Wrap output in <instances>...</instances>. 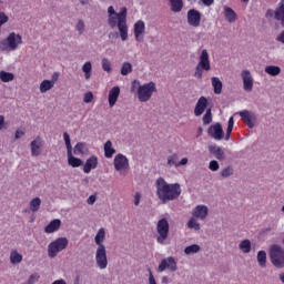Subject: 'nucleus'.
<instances>
[{
	"label": "nucleus",
	"instance_id": "37998d69",
	"mask_svg": "<svg viewBox=\"0 0 284 284\" xmlns=\"http://www.w3.org/2000/svg\"><path fill=\"white\" fill-rule=\"evenodd\" d=\"M132 72V63L124 62L121 68V74L122 77H128Z\"/></svg>",
	"mask_w": 284,
	"mask_h": 284
},
{
	"label": "nucleus",
	"instance_id": "9d476101",
	"mask_svg": "<svg viewBox=\"0 0 284 284\" xmlns=\"http://www.w3.org/2000/svg\"><path fill=\"white\" fill-rule=\"evenodd\" d=\"M165 270L169 272H176L179 270V264L176 263V258H174V256L165 257L160 262L158 272L163 273Z\"/></svg>",
	"mask_w": 284,
	"mask_h": 284
},
{
	"label": "nucleus",
	"instance_id": "20e7f679",
	"mask_svg": "<svg viewBox=\"0 0 284 284\" xmlns=\"http://www.w3.org/2000/svg\"><path fill=\"white\" fill-rule=\"evenodd\" d=\"M21 44H23V37L19 33L11 32L6 39L0 40V50L1 52H14Z\"/></svg>",
	"mask_w": 284,
	"mask_h": 284
},
{
	"label": "nucleus",
	"instance_id": "4d7b16f0",
	"mask_svg": "<svg viewBox=\"0 0 284 284\" xmlns=\"http://www.w3.org/2000/svg\"><path fill=\"white\" fill-rule=\"evenodd\" d=\"M87 203H88L89 205H94V203H97V196L91 195V196L87 200Z\"/></svg>",
	"mask_w": 284,
	"mask_h": 284
},
{
	"label": "nucleus",
	"instance_id": "58836bf2",
	"mask_svg": "<svg viewBox=\"0 0 284 284\" xmlns=\"http://www.w3.org/2000/svg\"><path fill=\"white\" fill-rule=\"evenodd\" d=\"M82 72H84V79L88 81L92 77V62L87 61L82 65Z\"/></svg>",
	"mask_w": 284,
	"mask_h": 284
},
{
	"label": "nucleus",
	"instance_id": "4be33fe9",
	"mask_svg": "<svg viewBox=\"0 0 284 284\" xmlns=\"http://www.w3.org/2000/svg\"><path fill=\"white\" fill-rule=\"evenodd\" d=\"M209 152L217 159V161H225V151L221 146L210 145Z\"/></svg>",
	"mask_w": 284,
	"mask_h": 284
},
{
	"label": "nucleus",
	"instance_id": "393cba45",
	"mask_svg": "<svg viewBox=\"0 0 284 284\" xmlns=\"http://www.w3.org/2000/svg\"><path fill=\"white\" fill-rule=\"evenodd\" d=\"M104 241H105V229L101 227L99 229L94 237V242H95V245H98V247H105V245L103 244Z\"/></svg>",
	"mask_w": 284,
	"mask_h": 284
},
{
	"label": "nucleus",
	"instance_id": "a19ab883",
	"mask_svg": "<svg viewBox=\"0 0 284 284\" xmlns=\"http://www.w3.org/2000/svg\"><path fill=\"white\" fill-rule=\"evenodd\" d=\"M186 226L189 227V230H195L196 232H199V230H201V224L194 217H191L189 220Z\"/></svg>",
	"mask_w": 284,
	"mask_h": 284
},
{
	"label": "nucleus",
	"instance_id": "c756f323",
	"mask_svg": "<svg viewBox=\"0 0 284 284\" xmlns=\"http://www.w3.org/2000/svg\"><path fill=\"white\" fill-rule=\"evenodd\" d=\"M23 261V255L19 251H11L10 253V263L11 265H19Z\"/></svg>",
	"mask_w": 284,
	"mask_h": 284
},
{
	"label": "nucleus",
	"instance_id": "052dcab7",
	"mask_svg": "<svg viewBox=\"0 0 284 284\" xmlns=\"http://www.w3.org/2000/svg\"><path fill=\"white\" fill-rule=\"evenodd\" d=\"M141 203V194L136 193L134 196V205H139Z\"/></svg>",
	"mask_w": 284,
	"mask_h": 284
},
{
	"label": "nucleus",
	"instance_id": "b1692460",
	"mask_svg": "<svg viewBox=\"0 0 284 284\" xmlns=\"http://www.w3.org/2000/svg\"><path fill=\"white\" fill-rule=\"evenodd\" d=\"M61 227V220H53L51 221L45 227L44 232L47 234H52L54 232H58V230Z\"/></svg>",
	"mask_w": 284,
	"mask_h": 284
},
{
	"label": "nucleus",
	"instance_id": "f03ea898",
	"mask_svg": "<svg viewBox=\"0 0 284 284\" xmlns=\"http://www.w3.org/2000/svg\"><path fill=\"white\" fill-rule=\"evenodd\" d=\"M108 24L114 30L118 28L120 32L121 41H128V8L123 7L120 12L114 10V7L110 6L108 8Z\"/></svg>",
	"mask_w": 284,
	"mask_h": 284
},
{
	"label": "nucleus",
	"instance_id": "3c124183",
	"mask_svg": "<svg viewBox=\"0 0 284 284\" xmlns=\"http://www.w3.org/2000/svg\"><path fill=\"white\" fill-rule=\"evenodd\" d=\"M93 99H94V94H92V92L89 91V92H87V93L84 94V97H83V102H84V103H92Z\"/></svg>",
	"mask_w": 284,
	"mask_h": 284
},
{
	"label": "nucleus",
	"instance_id": "6e6552de",
	"mask_svg": "<svg viewBox=\"0 0 284 284\" xmlns=\"http://www.w3.org/2000/svg\"><path fill=\"white\" fill-rule=\"evenodd\" d=\"M156 242L160 245H165V241H168V236H170V222L168 219L163 217L156 223Z\"/></svg>",
	"mask_w": 284,
	"mask_h": 284
},
{
	"label": "nucleus",
	"instance_id": "9b49d317",
	"mask_svg": "<svg viewBox=\"0 0 284 284\" xmlns=\"http://www.w3.org/2000/svg\"><path fill=\"white\" fill-rule=\"evenodd\" d=\"M95 263L100 270L108 267V251L105 247H98L95 251Z\"/></svg>",
	"mask_w": 284,
	"mask_h": 284
},
{
	"label": "nucleus",
	"instance_id": "a878e982",
	"mask_svg": "<svg viewBox=\"0 0 284 284\" xmlns=\"http://www.w3.org/2000/svg\"><path fill=\"white\" fill-rule=\"evenodd\" d=\"M68 164L71 168H81V165H83V160L79 159V158H74V155H72V151L68 152Z\"/></svg>",
	"mask_w": 284,
	"mask_h": 284
},
{
	"label": "nucleus",
	"instance_id": "cd10ccee",
	"mask_svg": "<svg viewBox=\"0 0 284 284\" xmlns=\"http://www.w3.org/2000/svg\"><path fill=\"white\" fill-rule=\"evenodd\" d=\"M29 210H30V212H33V214H37V212H39V210H41V197H33L29 202Z\"/></svg>",
	"mask_w": 284,
	"mask_h": 284
},
{
	"label": "nucleus",
	"instance_id": "e2e57ef3",
	"mask_svg": "<svg viewBox=\"0 0 284 284\" xmlns=\"http://www.w3.org/2000/svg\"><path fill=\"white\" fill-rule=\"evenodd\" d=\"M52 284H68L65 280H55Z\"/></svg>",
	"mask_w": 284,
	"mask_h": 284
},
{
	"label": "nucleus",
	"instance_id": "a211bd4d",
	"mask_svg": "<svg viewBox=\"0 0 284 284\" xmlns=\"http://www.w3.org/2000/svg\"><path fill=\"white\" fill-rule=\"evenodd\" d=\"M31 156H41V152L43 150V139L41 136H37L30 143Z\"/></svg>",
	"mask_w": 284,
	"mask_h": 284
},
{
	"label": "nucleus",
	"instance_id": "f8f14e48",
	"mask_svg": "<svg viewBox=\"0 0 284 284\" xmlns=\"http://www.w3.org/2000/svg\"><path fill=\"white\" fill-rule=\"evenodd\" d=\"M209 136L215 141H223L225 139V132L223 131V125L221 123L212 124L207 130Z\"/></svg>",
	"mask_w": 284,
	"mask_h": 284
},
{
	"label": "nucleus",
	"instance_id": "72a5a7b5",
	"mask_svg": "<svg viewBox=\"0 0 284 284\" xmlns=\"http://www.w3.org/2000/svg\"><path fill=\"white\" fill-rule=\"evenodd\" d=\"M172 12H181L183 10V0H169Z\"/></svg>",
	"mask_w": 284,
	"mask_h": 284
},
{
	"label": "nucleus",
	"instance_id": "c03bdc74",
	"mask_svg": "<svg viewBox=\"0 0 284 284\" xmlns=\"http://www.w3.org/2000/svg\"><path fill=\"white\" fill-rule=\"evenodd\" d=\"M102 70L104 72H108L109 74H110V72H112V62H110V60H108V58L102 59Z\"/></svg>",
	"mask_w": 284,
	"mask_h": 284
},
{
	"label": "nucleus",
	"instance_id": "a18cd8bd",
	"mask_svg": "<svg viewBox=\"0 0 284 284\" xmlns=\"http://www.w3.org/2000/svg\"><path fill=\"white\" fill-rule=\"evenodd\" d=\"M73 152H74V154H84L85 143H83V142L77 143L75 146H74Z\"/></svg>",
	"mask_w": 284,
	"mask_h": 284
},
{
	"label": "nucleus",
	"instance_id": "de8ad7c7",
	"mask_svg": "<svg viewBox=\"0 0 284 284\" xmlns=\"http://www.w3.org/2000/svg\"><path fill=\"white\" fill-rule=\"evenodd\" d=\"M211 121H212V109H207L205 114L203 115V124L210 125Z\"/></svg>",
	"mask_w": 284,
	"mask_h": 284
},
{
	"label": "nucleus",
	"instance_id": "412c9836",
	"mask_svg": "<svg viewBox=\"0 0 284 284\" xmlns=\"http://www.w3.org/2000/svg\"><path fill=\"white\" fill-rule=\"evenodd\" d=\"M121 94V88L113 87L109 91V105L110 108H114L116 105V101H119V95Z\"/></svg>",
	"mask_w": 284,
	"mask_h": 284
},
{
	"label": "nucleus",
	"instance_id": "7ed1b4c3",
	"mask_svg": "<svg viewBox=\"0 0 284 284\" xmlns=\"http://www.w3.org/2000/svg\"><path fill=\"white\" fill-rule=\"evenodd\" d=\"M131 92H135L140 103H148L156 92V83L151 81L141 84L139 80H134L131 84Z\"/></svg>",
	"mask_w": 284,
	"mask_h": 284
},
{
	"label": "nucleus",
	"instance_id": "79ce46f5",
	"mask_svg": "<svg viewBox=\"0 0 284 284\" xmlns=\"http://www.w3.org/2000/svg\"><path fill=\"white\" fill-rule=\"evenodd\" d=\"M232 130H234V116H231V118L229 119V124H227L225 141H230V136L232 135Z\"/></svg>",
	"mask_w": 284,
	"mask_h": 284
},
{
	"label": "nucleus",
	"instance_id": "c85d7f7f",
	"mask_svg": "<svg viewBox=\"0 0 284 284\" xmlns=\"http://www.w3.org/2000/svg\"><path fill=\"white\" fill-rule=\"evenodd\" d=\"M114 154H116V150H114V148H112V141L108 140L104 143V155L106 159H112V156H114Z\"/></svg>",
	"mask_w": 284,
	"mask_h": 284
},
{
	"label": "nucleus",
	"instance_id": "c9c22d12",
	"mask_svg": "<svg viewBox=\"0 0 284 284\" xmlns=\"http://www.w3.org/2000/svg\"><path fill=\"white\" fill-rule=\"evenodd\" d=\"M257 263L260 267H267V253L265 251L257 253Z\"/></svg>",
	"mask_w": 284,
	"mask_h": 284
},
{
	"label": "nucleus",
	"instance_id": "603ef678",
	"mask_svg": "<svg viewBox=\"0 0 284 284\" xmlns=\"http://www.w3.org/2000/svg\"><path fill=\"white\" fill-rule=\"evenodd\" d=\"M39 282V274H31L28 280V284H34Z\"/></svg>",
	"mask_w": 284,
	"mask_h": 284
},
{
	"label": "nucleus",
	"instance_id": "69168bd1",
	"mask_svg": "<svg viewBox=\"0 0 284 284\" xmlns=\"http://www.w3.org/2000/svg\"><path fill=\"white\" fill-rule=\"evenodd\" d=\"M278 278H280L281 283L284 284V272L278 274Z\"/></svg>",
	"mask_w": 284,
	"mask_h": 284
},
{
	"label": "nucleus",
	"instance_id": "4468645a",
	"mask_svg": "<svg viewBox=\"0 0 284 284\" xmlns=\"http://www.w3.org/2000/svg\"><path fill=\"white\" fill-rule=\"evenodd\" d=\"M133 32L135 41L143 43V39H145V22L143 20H138L133 26Z\"/></svg>",
	"mask_w": 284,
	"mask_h": 284
},
{
	"label": "nucleus",
	"instance_id": "2eb2a0df",
	"mask_svg": "<svg viewBox=\"0 0 284 284\" xmlns=\"http://www.w3.org/2000/svg\"><path fill=\"white\" fill-rule=\"evenodd\" d=\"M186 19L189 26H191L192 28H199V26H201V11L196 9L189 10Z\"/></svg>",
	"mask_w": 284,
	"mask_h": 284
},
{
	"label": "nucleus",
	"instance_id": "39448f33",
	"mask_svg": "<svg viewBox=\"0 0 284 284\" xmlns=\"http://www.w3.org/2000/svg\"><path fill=\"white\" fill-rule=\"evenodd\" d=\"M268 256L272 265L277 267V270L284 268V248L278 244H273L270 246Z\"/></svg>",
	"mask_w": 284,
	"mask_h": 284
},
{
	"label": "nucleus",
	"instance_id": "4c0bfd02",
	"mask_svg": "<svg viewBox=\"0 0 284 284\" xmlns=\"http://www.w3.org/2000/svg\"><path fill=\"white\" fill-rule=\"evenodd\" d=\"M220 176H222V179H230V176H234V166L229 165L222 169Z\"/></svg>",
	"mask_w": 284,
	"mask_h": 284
},
{
	"label": "nucleus",
	"instance_id": "0e129e2a",
	"mask_svg": "<svg viewBox=\"0 0 284 284\" xmlns=\"http://www.w3.org/2000/svg\"><path fill=\"white\" fill-rule=\"evenodd\" d=\"M162 283L163 284H169L170 283V278L168 276H163L162 277Z\"/></svg>",
	"mask_w": 284,
	"mask_h": 284
},
{
	"label": "nucleus",
	"instance_id": "5701e85b",
	"mask_svg": "<svg viewBox=\"0 0 284 284\" xmlns=\"http://www.w3.org/2000/svg\"><path fill=\"white\" fill-rule=\"evenodd\" d=\"M224 17L229 23H234L239 19L236 11L230 7H224Z\"/></svg>",
	"mask_w": 284,
	"mask_h": 284
},
{
	"label": "nucleus",
	"instance_id": "0eeeda50",
	"mask_svg": "<svg viewBox=\"0 0 284 284\" xmlns=\"http://www.w3.org/2000/svg\"><path fill=\"white\" fill-rule=\"evenodd\" d=\"M68 237H58L53 242H51L48 246V256L50 258H55L59 252H63L69 245Z\"/></svg>",
	"mask_w": 284,
	"mask_h": 284
},
{
	"label": "nucleus",
	"instance_id": "473e14b6",
	"mask_svg": "<svg viewBox=\"0 0 284 284\" xmlns=\"http://www.w3.org/2000/svg\"><path fill=\"white\" fill-rule=\"evenodd\" d=\"M166 168H179V155L176 153L168 156Z\"/></svg>",
	"mask_w": 284,
	"mask_h": 284
},
{
	"label": "nucleus",
	"instance_id": "6ab92c4d",
	"mask_svg": "<svg viewBox=\"0 0 284 284\" xmlns=\"http://www.w3.org/2000/svg\"><path fill=\"white\" fill-rule=\"evenodd\" d=\"M98 165H99V158H97V155L90 156L83 165L84 174H90L92 170H97Z\"/></svg>",
	"mask_w": 284,
	"mask_h": 284
},
{
	"label": "nucleus",
	"instance_id": "338daca9",
	"mask_svg": "<svg viewBox=\"0 0 284 284\" xmlns=\"http://www.w3.org/2000/svg\"><path fill=\"white\" fill-rule=\"evenodd\" d=\"M81 6H88L90 3V0H80Z\"/></svg>",
	"mask_w": 284,
	"mask_h": 284
},
{
	"label": "nucleus",
	"instance_id": "2f4dec72",
	"mask_svg": "<svg viewBox=\"0 0 284 284\" xmlns=\"http://www.w3.org/2000/svg\"><path fill=\"white\" fill-rule=\"evenodd\" d=\"M201 252V245L199 244H192L184 248V254L186 256H192V254H199Z\"/></svg>",
	"mask_w": 284,
	"mask_h": 284
},
{
	"label": "nucleus",
	"instance_id": "864d4df0",
	"mask_svg": "<svg viewBox=\"0 0 284 284\" xmlns=\"http://www.w3.org/2000/svg\"><path fill=\"white\" fill-rule=\"evenodd\" d=\"M10 18L6 14V12H0V26H3L4 23H8Z\"/></svg>",
	"mask_w": 284,
	"mask_h": 284
},
{
	"label": "nucleus",
	"instance_id": "f704fd0d",
	"mask_svg": "<svg viewBox=\"0 0 284 284\" xmlns=\"http://www.w3.org/2000/svg\"><path fill=\"white\" fill-rule=\"evenodd\" d=\"M264 72L270 74V77H278V74H281V67L267 65L265 67Z\"/></svg>",
	"mask_w": 284,
	"mask_h": 284
},
{
	"label": "nucleus",
	"instance_id": "6e6d98bb",
	"mask_svg": "<svg viewBox=\"0 0 284 284\" xmlns=\"http://www.w3.org/2000/svg\"><path fill=\"white\" fill-rule=\"evenodd\" d=\"M149 284H156V280L154 278V275L152 274V270L149 268Z\"/></svg>",
	"mask_w": 284,
	"mask_h": 284
},
{
	"label": "nucleus",
	"instance_id": "8fccbe9b",
	"mask_svg": "<svg viewBox=\"0 0 284 284\" xmlns=\"http://www.w3.org/2000/svg\"><path fill=\"white\" fill-rule=\"evenodd\" d=\"M221 165L219 164V161L216 160H212L210 163H209V170H211V172H219Z\"/></svg>",
	"mask_w": 284,
	"mask_h": 284
},
{
	"label": "nucleus",
	"instance_id": "ddd939ff",
	"mask_svg": "<svg viewBox=\"0 0 284 284\" xmlns=\"http://www.w3.org/2000/svg\"><path fill=\"white\" fill-rule=\"evenodd\" d=\"M241 79L244 92H252V90H254V78L252 77V72H250V70H243L241 72Z\"/></svg>",
	"mask_w": 284,
	"mask_h": 284
},
{
	"label": "nucleus",
	"instance_id": "ea45409f",
	"mask_svg": "<svg viewBox=\"0 0 284 284\" xmlns=\"http://www.w3.org/2000/svg\"><path fill=\"white\" fill-rule=\"evenodd\" d=\"M0 80L2 83H10V81H14V74L7 71H0Z\"/></svg>",
	"mask_w": 284,
	"mask_h": 284
},
{
	"label": "nucleus",
	"instance_id": "423d86ee",
	"mask_svg": "<svg viewBox=\"0 0 284 284\" xmlns=\"http://www.w3.org/2000/svg\"><path fill=\"white\" fill-rule=\"evenodd\" d=\"M203 70L205 72H210L212 70V64L210 63V53L206 51V49L202 50L200 54V61L194 73L195 79H203Z\"/></svg>",
	"mask_w": 284,
	"mask_h": 284
},
{
	"label": "nucleus",
	"instance_id": "49530a36",
	"mask_svg": "<svg viewBox=\"0 0 284 284\" xmlns=\"http://www.w3.org/2000/svg\"><path fill=\"white\" fill-rule=\"evenodd\" d=\"M75 30L79 34H83L85 32V22L83 20H78Z\"/></svg>",
	"mask_w": 284,
	"mask_h": 284
},
{
	"label": "nucleus",
	"instance_id": "bb28decb",
	"mask_svg": "<svg viewBox=\"0 0 284 284\" xmlns=\"http://www.w3.org/2000/svg\"><path fill=\"white\" fill-rule=\"evenodd\" d=\"M211 83L214 90V94H221L223 92V82L221 79L213 77L211 78Z\"/></svg>",
	"mask_w": 284,
	"mask_h": 284
},
{
	"label": "nucleus",
	"instance_id": "f3484780",
	"mask_svg": "<svg viewBox=\"0 0 284 284\" xmlns=\"http://www.w3.org/2000/svg\"><path fill=\"white\" fill-rule=\"evenodd\" d=\"M207 214H210V209L204 204L195 206L192 211V216L200 221H205V219H207Z\"/></svg>",
	"mask_w": 284,
	"mask_h": 284
},
{
	"label": "nucleus",
	"instance_id": "e433bc0d",
	"mask_svg": "<svg viewBox=\"0 0 284 284\" xmlns=\"http://www.w3.org/2000/svg\"><path fill=\"white\" fill-rule=\"evenodd\" d=\"M239 248L244 253V254H250L252 252V242L250 240H243Z\"/></svg>",
	"mask_w": 284,
	"mask_h": 284
},
{
	"label": "nucleus",
	"instance_id": "f257e3e1",
	"mask_svg": "<svg viewBox=\"0 0 284 284\" xmlns=\"http://www.w3.org/2000/svg\"><path fill=\"white\" fill-rule=\"evenodd\" d=\"M155 194L161 203H170V201H176L181 196V184L168 183L165 179L158 178L155 181Z\"/></svg>",
	"mask_w": 284,
	"mask_h": 284
},
{
	"label": "nucleus",
	"instance_id": "bf43d9fd",
	"mask_svg": "<svg viewBox=\"0 0 284 284\" xmlns=\"http://www.w3.org/2000/svg\"><path fill=\"white\" fill-rule=\"evenodd\" d=\"M202 3L204 6H206L207 8H210V6H213L214 4V0H201Z\"/></svg>",
	"mask_w": 284,
	"mask_h": 284
},
{
	"label": "nucleus",
	"instance_id": "7c9ffc66",
	"mask_svg": "<svg viewBox=\"0 0 284 284\" xmlns=\"http://www.w3.org/2000/svg\"><path fill=\"white\" fill-rule=\"evenodd\" d=\"M52 88H54V81L43 80L40 83V92H41V94H45V92L52 90Z\"/></svg>",
	"mask_w": 284,
	"mask_h": 284
},
{
	"label": "nucleus",
	"instance_id": "13d9d810",
	"mask_svg": "<svg viewBox=\"0 0 284 284\" xmlns=\"http://www.w3.org/2000/svg\"><path fill=\"white\" fill-rule=\"evenodd\" d=\"M6 129V118L0 115V130Z\"/></svg>",
	"mask_w": 284,
	"mask_h": 284
},
{
	"label": "nucleus",
	"instance_id": "aec40b11",
	"mask_svg": "<svg viewBox=\"0 0 284 284\" xmlns=\"http://www.w3.org/2000/svg\"><path fill=\"white\" fill-rule=\"evenodd\" d=\"M206 109H207V98L201 97L195 104V109H194L195 116H201V114H203V112H205Z\"/></svg>",
	"mask_w": 284,
	"mask_h": 284
},
{
	"label": "nucleus",
	"instance_id": "774afa93",
	"mask_svg": "<svg viewBox=\"0 0 284 284\" xmlns=\"http://www.w3.org/2000/svg\"><path fill=\"white\" fill-rule=\"evenodd\" d=\"M202 134H203V128L200 126L197 129V135L196 136H201Z\"/></svg>",
	"mask_w": 284,
	"mask_h": 284
},
{
	"label": "nucleus",
	"instance_id": "680f3d73",
	"mask_svg": "<svg viewBox=\"0 0 284 284\" xmlns=\"http://www.w3.org/2000/svg\"><path fill=\"white\" fill-rule=\"evenodd\" d=\"M181 165H187V158H183L180 162H178V168H181Z\"/></svg>",
	"mask_w": 284,
	"mask_h": 284
},
{
	"label": "nucleus",
	"instance_id": "5fc2aeb1",
	"mask_svg": "<svg viewBox=\"0 0 284 284\" xmlns=\"http://www.w3.org/2000/svg\"><path fill=\"white\" fill-rule=\"evenodd\" d=\"M21 136H26V132L22 131V130H17V131H16V134H14L16 141L19 140V139H21Z\"/></svg>",
	"mask_w": 284,
	"mask_h": 284
},
{
	"label": "nucleus",
	"instance_id": "dca6fc26",
	"mask_svg": "<svg viewBox=\"0 0 284 284\" xmlns=\"http://www.w3.org/2000/svg\"><path fill=\"white\" fill-rule=\"evenodd\" d=\"M239 114L242 121L246 123L247 128L252 130V128H254V125L256 124V114L247 110L241 111Z\"/></svg>",
	"mask_w": 284,
	"mask_h": 284
},
{
	"label": "nucleus",
	"instance_id": "1a4fd4ad",
	"mask_svg": "<svg viewBox=\"0 0 284 284\" xmlns=\"http://www.w3.org/2000/svg\"><path fill=\"white\" fill-rule=\"evenodd\" d=\"M113 165L114 170L119 172V174L125 176V174H128L130 170V160L128 159V156L119 153L118 155L114 156Z\"/></svg>",
	"mask_w": 284,
	"mask_h": 284
},
{
	"label": "nucleus",
	"instance_id": "09e8293b",
	"mask_svg": "<svg viewBox=\"0 0 284 284\" xmlns=\"http://www.w3.org/2000/svg\"><path fill=\"white\" fill-rule=\"evenodd\" d=\"M63 139H64V143L67 145V153L72 152V143L70 141V134H68V132H64L63 133Z\"/></svg>",
	"mask_w": 284,
	"mask_h": 284
}]
</instances>
